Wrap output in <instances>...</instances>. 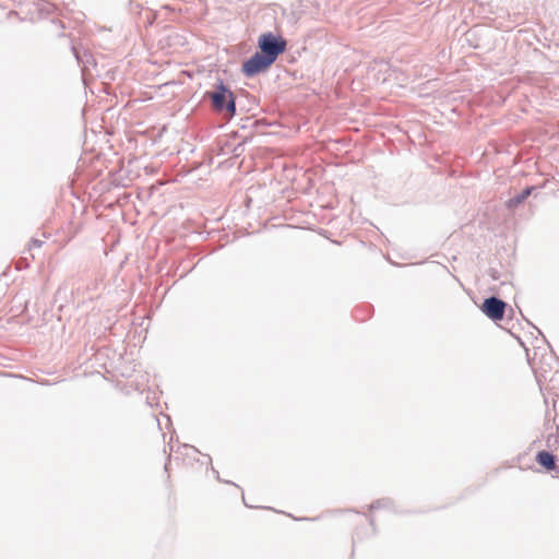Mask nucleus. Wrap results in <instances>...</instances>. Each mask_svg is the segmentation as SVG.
I'll return each instance as SVG.
<instances>
[{"mask_svg":"<svg viewBox=\"0 0 559 559\" xmlns=\"http://www.w3.org/2000/svg\"><path fill=\"white\" fill-rule=\"evenodd\" d=\"M206 96L213 105H235L236 99L230 90L224 85H218L215 90L207 92Z\"/></svg>","mask_w":559,"mask_h":559,"instance_id":"4","label":"nucleus"},{"mask_svg":"<svg viewBox=\"0 0 559 559\" xmlns=\"http://www.w3.org/2000/svg\"><path fill=\"white\" fill-rule=\"evenodd\" d=\"M218 109H226V117L231 118L236 112V107H217Z\"/></svg>","mask_w":559,"mask_h":559,"instance_id":"7","label":"nucleus"},{"mask_svg":"<svg viewBox=\"0 0 559 559\" xmlns=\"http://www.w3.org/2000/svg\"><path fill=\"white\" fill-rule=\"evenodd\" d=\"M532 189L533 188H526L525 190L522 191L521 194H519L518 197L511 199L509 202H510V205H518L520 204L521 202H523L532 192Z\"/></svg>","mask_w":559,"mask_h":559,"instance_id":"6","label":"nucleus"},{"mask_svg":"<svg viewBox=\"0 0 559 559\" xmlns=\"http://www.w3.org/2000/svg\"><path fill=\"white\" fill-rule=\"evenodd\" d=\"M536 462L547 472L555 471L556 476L559 477V465L556 464V459L551 453L547 451H539L536 454Z\"/></svg>","mask_w":559,"mask_h":559,"instance_id":"5","label":"nucleus"},{"mask_svg":"<svg viewBox=\"0 0 559 559\" xmlns=\"http://www.w3.org/2000/svg\"><path fill=\"white\" fill-rule=\"evenodd\" d=\"M507 304L496 297L485 299L481 311L491 320L500 321L504 317Z\"/></svg>","mask_w":559,"mask_h":559,"instance_id":"3","label":"nucleus"},{"mask_svg":"<svg viewBox=\"0 0 559 559\" xmlns=\"http://www.w3.org/2000/svg\"><path fill=\"white\" fill-rule=\"evenodd\" d=\"M259 47L261 52L273 61L285 50L286 43L271 33L262 34L259 38Z\"/></svg>","mask_w":559,"mask_h":559,"instance_id":"1","label":"nucleus"},{"mask_svg":"<svg viewBox=\"0 0 559 559\" xmlns=\"http://www.w3.org/2000/svg\"><path fill=\"white\" fill-rule=\"evenodd\" d=\"M274 61L262 52H255L242 64V71L247 76H253L265 71Z\"/></svg>","mask_w":559,"mask_h":559,"instance_id":"2","label":"nucleus"}]
</instances>
